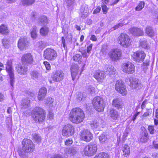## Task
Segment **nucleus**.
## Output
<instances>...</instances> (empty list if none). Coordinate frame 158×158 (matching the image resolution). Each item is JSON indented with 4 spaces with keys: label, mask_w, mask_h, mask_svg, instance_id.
Masks as SVG:
<instances>
[{
    "label": "nucleus",
    "mask_w": 158,
    "mask_h": 158,
    "mask_svg": "<svg viewBox=\"0 0 158 158\" xmlns=\"http://www.w3.org/2000/svg\"><path fill=\"white\" fill-rule=\"evenodd\" d=\"M22 144L23 146L19 149V153L20 156L25 158L26 154L33 152L35 147L32 141L29 139H24Z\"/></svg>",
    "instance_id": "f257e3e1"
},
{
    "label": "nucleus",
    "mask_w": 158,
    "mask_h": 158,
    "mask_svg": "<svg viewBox=\"0 0 158 158\" xmlns=\"http://www.w3.org/2000/svg\"><path fill=\"white\" fill-rule=\"evenodd\" d=\"M85 117L83 111L79 108L73 109L69 114L70 120L73 123L76 124L82 122Z\"/></svg>",
    "instance_id": "f03ea898"
},
{
    "label": "nucleus",
    "mask_w": 158,
    "mask_h": 158,
    "mask_svg": "<svg viewBox=\"0 0 158 158\" xmlns=\"http://www.w3.org/2000/svg\"><path fill=\"white\" fill-rule=\"evenodd\" d=\"M32 115L33 120L36 123L42 122L44 120L45 114L42 108L36 107L32 111Z\"/></svg>",
    "instance_id": "7ed1b4c3"
},
{
    "label": "nucleus",
    "mask_w": 158,
    "mask_h": 158,
    "mask_svg": "<svg viewBox=\"0 0 158 158\" xmlns=\"http://www.w3.org/2000/svg\"><path fill=\"white\" fill-rule=\"evenodd\" d=\"M92 104L95 109L98 112H102L105 107L106 103L100 97H95L93 100Z\"/></svg>",
    "instance_id": "20e7f679"
},
{
    "label": "nucleus",
    "mask_w": 158,
    "mask_h": 158,
    "mask_svg": "<svg viewBox=\"0 0 158 158\" xmlns=\"http://www.w3.org/2000/svg\"><path fill=\"white\" fill-rule=\"evenodd\" d=\"M118 43L122 46L127 48L130 45L131 40L128 35L126 33H122L118 37Z\"/></svg>",
    "instance_id": "39448f33"
},
{
    "label": "nucleus",
    "mask_w": 158,
    "mask_h": 158,
    "mask_svg": "<svg viewBox=\"0 0 158 158\" xmlns=\"http://www.w3.org/2000/svg\"><path fill=\"white\" fill-rule=\"evenodd\" d=\"M97 150V145L94 143H90L86 145L84 149L85 155L88 156L94 155Z\"/></svg>",
    "instance_id": "423d86ee"
},
{
    "label": "nucleus",
    "mask_w": 158,
    "mask_h": 158,
    "mask_svg": "<svg viewBox=\"0 0 158 158\" xmlns=\"http://www.w3.org/2000/svg\"><path fill=\"white\" fill-rule=\"evenodd\" d=\"M6 70L8 72L10 78V83L13 87L15 82L14 70L12 66V61L8 60L6 63Z\"/></svg>",
    "instance_id": "0eeeda50"
},
{
    "label": "nucleus",
    "mask_w": 158,
    "mask_h": 158,
    "mask_svg": "<svg viewBox=\"0 0 158 158\" xmlns=\"http://www.w3.org/2000/svg\"><path fill=\"white\" fill-rule=\"evenodd\" d=\"M122 71L125 73L131 74L135 72V67L134 64L130 61H126L122 65Z\"/></svg>",
    "instance_id": "6e6552de"
},
{
    "label": "nucleus",
    "mask_w": 158,
    "mask_h": 158,
    "mask_svg": "<svg viewBox=\"0 0 158 158\" xmlns=\"http://www.w3.org/2000/svg\"><path fill=\"white\" fill-rule=\"evenodd\" d=\"M57 56L56 52L53 49L48 48L44 51V57L47 60H53L55 59Z\"/></svg>",
    "instance_id": "1a4fd4ad"
},
{
    "label": "nucleus",
    "mask_w": 158,
    "mask_h": 158,
    "mask_svg": "<svg viewBox=\"0 0 158 158\" xmlns=\"http://www.w3.org/2000/svg\"><path fill=\"white\" fill-rule=\"evenodd\" d=\"M74 127L70 124H68L64 126L62 130V135L64 136L69 137L74 134Z\"/></svg>",
    "instance_id": "9d476101"
},
{
    "label": "nucleus",
    "mask_w": 158,
    "mask_h": 158,
    "mask_svg": "<svg viewBox=\"0 0 158 158\" xmlns=\"http://www.w3.org/2000/svg\"><path fill=\"white\" fill-rule=\"evenodd\" d=\"M80 139L86 142H89L93 138V135L90 131L87 129H84L80 133Z\"/></svg>",
    "instance_id": "9b49d317"
},
{
    "label": "nucleus",
    "mask_w": 158,
    "mask_h": 158,
    "mask_svg": "<svg viewBox=\"0 0 158 158\" xmlns=\"http://www.w3.org/2000/svg\"><path fill=\"white\" fill-rule=\"evenodd\" d=\"M115 89L116 91L123 96L127 94L125 86L121 80H118L116 81L115 85Z\"/></svg>",
    "instance_id": "f8f14e48"
},
{
    "label": "nucleus",
    "mask_w": 158,
    "mask_h": 158,
    "mask_svg": "<svg viewBox=\"0 0 158 158\" xmlns=\"http://www.w3.org/2000/svg\"><path fill=\"white\" fill-rule=\"evenodd\" d=\"M29 44V39L25 37H22L18 41V47L21 50L25 49Z\"/></svg>",
    "instance_id": "ddd939ff"
},
{
    "label": "nucleus",
    "mask_w": 158,
    "mask_h": 158,
    "mask_svg": "<svg viewBox=\"0 0 158 158\" xmlns=\"http://www.w3.org/2000/svg\"><path fill=\"white\" fill-rule=\"evenodd\" d=\"M145 56L146 54L143 51L139 50L134 52L133 60L137 62H141L143 61Z\"/></svg>",
    "instance_id": "4468645a"
},
{
    "label": "nucleus",
    "mask_w": 158,
    "mask_h": 158,
    "mask_svg": "<svg viewBox=\"0 0 158 158\" xmlns=\"http://www.w3.org/2000/svg\"><path fill=\"white\" fill-rule=\"evenodd\" d=\"M121 51L118 49H114L109 53V57L112 60L115 61L118 60L121 56Z\"/></svg>",
    "instance_id": "2eb2a0df"
},
{
    "label": "nucleus",
    "mask_w": 158,
    "mask_h": 158,
    "mask_svg": "<svg viewBox=\"0 0 158 158\" xmlns=\"http://www.w3.org/2000/svg\"><path fill=\"white\" fill-rule=\"evenodd\" d=\"M64 74L63 72L60 70L56 71L53 73L52 78L53 81L58 82L61 81L64 79Z\"/></svg>",
    "instance_id": "dca6fc26"
},
{
    "label": "nucleus",
    "mask_w": 158,
    "mask_h": 158,
    "mask_svg": "<svg viewBox=\"0 0 158 158\" xmlns=\"http://www.w3.org/2000/svg\"><path fill=\"white\" fill-rule=\"evenodd\" d=\"M130 82V86L133 89H139L142 87V85L140 83L139 80L132 77H130L129 78Z\"/></svg>",
    "instance_id": "f3484780"
},
{
    "label": "nucleus",
    "mask_w": 158,
    "mask_h": 158,
    "mask_svg": "<svg viewBox=\"0 0 158 158\" xmlns=\"http://www.w3.org/2000/svg\"><path fill=\"white\" fill-rule=\"evenodd\" d=\"M15 69L19 74L22 75H26L27 71V68L24 64H17L15 67Z\"/></svg>",
    "instance_id": "a211bd4d"
},
{
    "label": "nucleus",
    "mask_w": 158,
    "mask_h": 158,
    "mask_svg": "<svg viewBox=\"0 0 158 158\" xmlns=\"http://www.w3.org/2000/svg\"><path fill=\"white\" fill-rule=\"evenodd\" d=\"M21 60L23 64H31L33 62V59L31 54H25L21 58Z\"/></svg>",
    "instance_id": "6ab92c4d"
},
{
    "label": "nucleus",
    "mask_w": 158,
    "mask_h": 158,
    "mask_svg": "<svg viewBox=\"0 0 158 158\" xmlns=\"http://www.w3.org/2000/svg\"><path fill=\"white\" fill-rule=\"evenodd\" d=\"M79 69L78 65L76 64H73L71 67V74L73 80L74 81L77 75L78 70Z\"/></svg>",
    "instance_id": "aec40b11"
},
{
    "label": "nucleus",
    "mask_w": 158,
    "mask_h": 158,
    "mask_svg": "<svg viewBox=\"0 0 158 158\" xmlns=\"http://www.w3.org/2000/svg\"><path fill=\"white\" fill-rule=\"evenodd\" d=\"M47 92V90L44 87H42L39 90L38 95V98L40 100H42L44 98Z\"/></svg>",
    "instance_id": "412c9836"
},
{
    "label": "nucleus",
    "mask_w": 158,
    "mask_h": 158,
    "mask_svg": "<svg viewBox=\"0 0 158 158\" xmlns=\"http://www.w3.org/2000/svg\"><path fill=\"white\" fill-rule=\"evenodd\" d=\"M105 73L104 71H98L95 73L94 76L97 81H100L104 79L105 77Z\"/></svg>",
    "instance_id": "4be33fe9"
},
{
    "label": "nucleus",
    "mask_w": 158,
    "mask_h": 158,
    "mask_svg": "<svg viewBox=\"0 0 158 158\" xmlns=\"http://www.w3.org/2000/svg\"><path fill=\"white\" fill-rule=\"evenodd\" d=\"M131 32L134 36H139L143 35V32L140 28L133 27L130 30Z\"/></svg>",
    "instance_id": "5701e85b"
},
{
    "label": "nucleus",
    "mask_w": 158,
    "mask_h": 158,
    "mask_svg": "<svg viewBox=\"0 0 158 158\" xmlns=\"http://www.w3.org/2000/svg\"><path fill=\"white\" fill-rule=\"evenodd\" d=\"M113 106L118 109L121 108L122 107V103L120 99L116 98L114 99L112 102Z\"/></svg>",
    "instance_id": "b1692460"
},
{
    "label": "nucleus",
    "mask_w": 158,
    "mask_h": 158,
    "mask_svg": "<svg viewBox=\"0 0 158 158\" xmlns=\"http://www.w3.org/2000/svg\"><path fill=\"white\" fill-rule=\"evenodd\" d=\"M64 152L67 156H69L73 155L77 153L75 148L73 147L65 149Z\"/></svg>",
    "instance_id": "393cba45"
},
{
    "label": "nucleus",
    "mask_w": 158,
    "mask_h": 158,
    "mask_svg": "<svg viewBox=\"0 0 158 158\" xmlns=\"http://www.w3.org/2000/svg\"><path fill=\"white\" fill-rule=\"evenodd\" d=\"M48 23V19L45 16H42L39 18L38 23L42 26L46 25Z\"/></svg>",
    "instance_id": "a878e982"
},
{
    "label": "nucleus",
    "mask_w": 158,
    "mask_h": 158,
    "mask_svg": "<svg viewBox=\"0 0 158 158\" xmlns=\"http://www.w3.org/2000/svg\"><path fill=\"white\" fill-rule=\"evenodd\" d=\"M146 34L150 37H152L154 36L155 32L152 27L148 26L145 29Z\"/></svg>",
    "instance_id": "bb28decb"
},
{
    "label": "nucleus",
    "mask_w": 158,
    "mask_h": 158,
    "mask_svg": "<svg viewBox=\"0 0 158 158\" xmlns=\"http://www.w3.org/2000/svg\"><path fill=\"white\" fill-rule=\"evenodd\" d=\"M30 101L28 98H25L22 100L21 107L23 109H25L29 107L30 105Z\"/></svg>",
    "instance_id": "cd10ccee"
},
{
    "label": "nucleus",
    "mask_w": 158,
    "mask_h": 158,
    "mask_svg": "<svg viewBox=\"0 0 158 158\" xmlns=\"http://www.w3.org/2000/svg\"><path fill=\"white\" fill-rule=\"evenodd\" d=\"M110 117L114 119H115L118 117V112L113 109H111L110 110Z\"/></svg>",
    "instance_id": "c85d7f7f"
},
{
    "label": "nucleus",
    "mask_w": 158,
    "mask_h": 158,
    "mask_svg": "<svg viewBox=\"0 0 158 158\" xmlns=\"http://www.w3.org/2000/svg\"><path fill=\"white\" fill-rule=\"evenodd\" d=\"M115 71L116 69L112 65H110L108 66L106 71L107 73L110 75L114 74L115 73Z\"/></svg>",
    "instance_id": "c756f323"
},
{
    "label": "nucleus",
    "mask_w": 158,
    "mask_h": 158,
    "mask_svg": "<svg viewBox=\"0 0 158 158\" xmlns=\"http://www.w3.org/2000/svg\"><path fill=\"white\" fill-rule=\"evenodd\" d=\"M108 136L104 134H102L98 136L100 142L103 143L107 142L108 139Z\"/></svg>",
    "instance_id": "7c9ffc66"
},
{
    "label": "nucleus",
    "mask_w": 158,
    "mask_h": 158,
    "mask_svg": "<svg viewBox=\"0 0 158 158\" xmlns=\"http://www.w3.org/2000/svg\"><path fill=\"white\" fill-rule=\"evenodd\" d=\"M35 0H21L22 5L23 6H30L33 4Z\"/></svg>",
    "instance_id": "2f4dec72"
},
{
    "label": "nucleus",
    "mask_w": 158,
    "mask_h": 158,
    "mask_svg": "<svg viewBox=\"0 0 158 158\" xmlns=\"http://www.w3.org/2000/svg\"><path fill=\"white\" fill-rule=\"evenodd\" d=\"M8 32V30L6 25L2 24L0 26V33L2 34H6Z\"/></svg>",
    "instance_id": "473e14b6"
},
{
    "label": "nucleus",
    "mask_w": 158,
    "mask_h": 158,
    "mask_svg": "<svg viewBox=\"0 0 158 158\" xmlns=\"http://www.w3.org/2000/svg\"><path fill=\"white\" fill-rule=\"evenodd\" d=\"M94 158H109V157L107 153L101 152L95 155Z\"/></svg>",
    "instance_id": "72a5a7b5"
},
{
    "label": "nucleus",
    "mask_w": 158,
    "mask_h": 158,
    "mask_svg": "<svg viewBox=\"0 0 158 158\" xmlns=\"http://www.w3.org/2000/svg\"><path fill=\"white\" fill-rule=\"evenodd\" d=\"M123 155L127 157L129 154L130 152L129 148L127 145H125L123 147Z\"/></svg>",
    "instance_id": "f704fd0d"
},
{
    "label": "nucleus",
    "mask_w": 158,
    "mask_h": 158,
    "mask_svg": "<svg viewBox=\"0 0 158 158\" xmlns=\"http://www.w3.org/2000/svg\"><path fill=\"white\" fill-rule=\"evenodd\" d=\"M82 57L80 54H77L73 57V59L75 61L78 62L79 64H81L82 61Z\"/></svg>",
    "instance_id": "c9c22d12"
},
{
    "label": "nucleus",
    "mask_w": 158,
    "mask_h": 158,
    "mask_svg": "<svg viewBox=\"0 0 158 158\" xmlns=\"http://www.w3.org/2000/svg\"><path fill=\"white\" fill-rule=\"evenodd\" d=\"M145 3L143 1H140L138 6L135 8V10L137 11L141 10L144 7Z\"/></svg>",
    "instance_id": "e433bc0d"
},
{
    "label": "nucleus",
    "mask_w": 158,
    "mask_h": 158,
    "mask_svg": "<svg viewBox=\"0 0 158 158\" xmlns=\"http://www.w3.org/2000/svg\"><path fill=\"white\" fill-rule=\"evenodd\" d=\"M49 31L48 28L46 27H42L40 29V33L43 36H45L47 35Z\"/></svg>",
    "instance_id": "4c0bfd02"
},
{
    "label": "nucleus",
    "mask_w": 158,
    "mask_h": 158,
    "mask_svg": "<svg viewBox=\"0 0 158 158\" xmlns=\"http://www.w3.org/2000/svg\"><path fill=\"white\" fill-rule=\"evenodd\" d=\"M32 135L33 139L37 143H39L41 142V138L38 134L35 133Z\"/></svg>",
    "instance_id": "58836bf2"
},
{
    "label": "nucleus",
    "mask_w": 158,
    "mask_h": 158,
    "mask_svg": "<svg viewBox=\"0 0 158 158\" xmlns=\"http://www.w3.org/2000/svg\"><path fill=\"white\" fill-rule=\"evenodd\" d=\"M31 37L34 39H35L37 36L36 28L35 27L33 28L31 32Z\"/></svg>",
    "instance_id": "ea45409f"
},
{
    "label": "nucleus",
    "mask_w": 158,
    "mask_h": 158,
    "mask_svg": "<svg viewBox=\"0 0 158 158\" xmlns=\"http://www.w3.org/2000/svg\"><path fill=\"white\" fill-rule=\"evenodd\" d=\"M2 42L3 46L5 48H6L8 47L9 42V40L8 39L6 38H4L2 40Z\"/></svg>",
    "instance_id": "a19ab883"
},
{
    "label": "nucleus",
    "mask_w": 158,
    "mask_h": 158,
    "mask_svg": "<svg viewBox=\"0 0 158 158\" xmlns=\"http://www.w3.org/2000/svg\"><path fill=\"white\" fill-rule=\"evenodd\" d=\"M36 45L38 48L41 49H43L45 47L44 43L42 41L37 42Z\"/></svg>",
    "instance_id": "79ce46f5"
},
{
    "label": "nucleus",
    "mask_w": 158,
    "mask_h": 158,
    "mask_svg": "<svg viewBox=\"0 0 158 158\" xmlns=\"http://www.w3.org/2000/svg\"><path fill=\"white\" fill-rule=\"evenodd\" d=\"M140 44L142 47L144 48L147 47V41L144 39L141 40L140 42Z\"/></svg>",
    "instance_id": "37998d69"
},
{
    "label": "nucleus",
    "mask_w": 158,
    "mask_h": 158,
    "mask_svg": "<svg viewBox=\"0 0 158 158\" xmlns=\"http://www.w3.org/2000/svg\"><path fill=\"white\" fill-rule=\"evenodd\" d=\"M91 127L93 128H96L99 125V123L97 121H92L90 123Z\"/></svg>",
    "instance_id": "c03bdc74"
},
{
    "label": "nucleus",
    "mask_w": 158,
    "mask_h": 158,
    "mask_svg": "<svg viewBox=\"0 0 158 158\" xmlns=\"http://www.w3.org/2000/svg\"><path fill=\"white\" fill-rule=\"evenodd\" d=\"M38 73L37 71H33L31 73V77L33 79H37L38 77Z\"/></svg>",
    "instance_id": "a18cd8bd"
},
{
    "label": "nucleus",
    "mask_w": 158,
    "mask_h": 158,
    "mask_svg": "<svg viewBox=\"0 0 158 158\" xmlns=\"http://www.w3.org/2000/svg\"><path fill=\"white\" fill-rule=\"evenodd\" d=\"M87 91L89 93L91 94H93L95 93V88L91 86H89L88 89Z\"/></svg>",
    "instance_id": "49530a36"
},
{
    "label": "nucleus",
    "mask_w": 158,
    "mask_h": 158,
    "mask_svg": "<svg viewBox=\"0 0 158 158\" xmlns=\"http://www.w3.org/2000/svg\"><path fill=\"white\" fill-rule=\"evenodd\" d=\"M79 51L81 53L82 56H83V57H85V58H87L89 56V55L87 53V52H86L85 49L84 50H81V49L79 50Z\"/></svg>",
    "instance_id": "de8ad7c7"
},
{
    "label": "nucleus",
    "mask_w": 158,
    "mask_h": 158,
    "mask_svg": "<svg viewBox=\"0 0 158 158\" xmlns=\"http://www.w3.org/2000/svg\"><path fill=\"white\" fill-rule=\"evenodd\" d=\"M148 129L149 131L151 134H153L156 131L154 130V127L152 126H149L148 127Z\"/></svg>",
    "instance_id": "09e8293b"
},
{
    "label": "nucleus",
    "mask_w": 158,
    "mask_h": 158,
    "mask_svg": "<svg viewBox=\"0 0 158 158\" xmlns=\"http://www.w3.org/2000/svg\"><path fill=\"white\" fill-rule=\"evenodd\" d=\"M73 143V140L72 139H66L65 141V144L67 146H69Z\"/></svg>",
    "instance_id": "8fccbe9b"
},
{
    "label": "nucleus",
    "mask_w": 158,
    "mask_h": 158,
    "mask_svg": "<svg viewBox=\"0 0 158 158\" xmlns=\"http://www.w3.org/2000/svg\"><path fill=\"white\" fill-rule=\"evenodd\" d=\"M65 1L67 4V6L68 7H69L72 6L74 3V1H72L71 0H65Z\"/></svg>",
    "instance_id": "3c124183"
},
{
    "label": "nucleus",
    "mask_w": 158,
    "mask_h": 158,
    "mask_svg": "<svg viewBox=\"0 0 158 158\" xmlns=\"http://www.w3.org/2000/svg\"><path fill=\"white\" fill-rule=\"evenodd\" d=\"M127 23H126L125 24H126ZM125 24V23H119L117 24H116L112 28H114V30L117 29L119 28V27H121L123 25H124Z\"/></svg>",
    "instance_id": "603ef678"
},
{
    "label": "nucleus",
    "mask_w": 158,
    "mask_h": 158,
    "mask_svg": "<svg viewBox=\"0 0 158 158\" xmlns=\"http://www.w3.org/2000/svg\"><path fill=\"white\" fill-rule=\"evenodd\" d=\"M46 68L48 70H49L50 69L51 66L49 63L47 61H44V62Z\"/></svg>",
    "instance_id": "864d4df0"
},
{
    "label": "nucleus",
    "mask_w": 158,
    "mask_h": 158,
    "mask_svg": "<svg viewBox=\"0 0 158 158\" xmlns=\"http://www.w3.org/2000/svg\"><path fill=\"white\" fill-rule=\"evenodd\" d=\"M92 46L93 44H91L87 48V52L89 55L90 53V52L92 49Z\"/></svg>",
    "instance_id": "5fc2aeb1"
},
{
    "label": "nucleus",
    "mask_w": 158,
    "mask_h": 158,
    "mask_svg": "<svg viewBox=\"0 0 158 158\" xmlns=\"http://www.w3.org/2000/svg\"><path fill=\"white\" fill-rule=\"evenodd\" d=\"M54 100L51 98H47L46 103L47 104H51L54 102Z\"/></svg>",
    "instance_id": "6e6d98bb"
},
{
    "label": "nucleus",
    "mask_w": 158,
    "mask_h": 158,
    "mask_svg": "<svg viewBox=\"0 0 158 158\" xmlns=\"http://www.w3.org/2000/svg\"><path fill=\"white\" fill-rule=\"evenodd\" d=\"M83 95V93H80L78 95L77 97V99L79 101L82 100L84 98Z\"/></svg>",
    "instance_id": "4d7b16f0"
},
{
    "label": "nucleus",
    "mask_w": 158,
    "mask_h": 158,
    "mask_svg": "<svg viewBox=\"0 0 158 158\" xmlns=\"http://www.w3.org/2000/svg\"><path fill=\"white\" fill-rule=\"evenodd\" d=\"M102 10L103 11V13L104 14H106L107 12V9L106 6V5H103L102 6Z\"/></svg>",
    "instance_id": "13d9d810"
},
{
    "label": "nucleus",
    "mask_w": 158,
    "mask_h": 158,
    "mask_svg": "<svg viewBox=\"0 0 158 158\" xmlns=\"http://www.w3.org/2000/svg\"><path fill=\"white\" fill-rule=\"evenodd\" d=\"M36 15V13L35 12H32L31 14V18L33 21L35 20Z\"/></svg>",
    "instance_id": "bf43d9fd"
},
{
    "label": "nucleus",
    "mask_w": 158,
    "mask_h": 158,
    "mask_svg": "<svg viewBox=\"0 0 158 158\" xmlns=\"http://www.w3.org/2000/svg\"><path fill=\"white\" fill-rule=\"evenodd\" d=\"M107 49L106 47V46L102 47V48L101 49V51L103 53H106L107 52Z\"/></svg>",
    "instance_id": "052dcab7"
},
{
    "label": "nucleus",
    "mask_w": 158,
    "mask_h": 158,
    "mask_svg": "<svg viewBox=\"0 0 158 158\" xmlns=\"http://www.w3.org/2000/svg\"><path fill=\"white\" fill-rule=\"evenodd\" d=\"M53 115L52 112H50L48 116V117L51 120L53 118Z\"/></svg>",
    "instance_id": "680f3d73"
},
{
    "label": "nucleus",
    "mask_w": 158,
    "mask_h": 158,
    "mask_svg": "<svg viewBox=\"0 0 158 158\" xmlns=\"http://www.w3.org/2000/svg\"><path fill=\"white\" fill-rule=\"evenodd\" d=\"M100 10L101 8L100 7H98L94 10V13L96 14L100 12Z\"/></svg>",
    "instance_id": "e2e57ef3"
},
{
    "label": "nucleus",
    "mask_w": 158,
    "mask_h": 158,
    "mask_svg": "<svg viewBox=\"0 0 158 158\" xmlns=\"http://www.w3.org/2000/svg\"><path fill=\"white\" fill-rule=\"evenodd\" d=\"M51 158H63L60 155L56 154L52 156Z\"/></svg>",
    "instance_id": "0e129e2a"
},
{
    "label": "nucleus",
    "mask_w": 158,
    "mask_h": 158,
    "mask_svg": "<svg viewBox=\"0 0 158 158\" xmlns=\"http://www.w3.org/2000/svg\"><path fill=\"white\" fill-rule=\"evenodd\" d=\"M90 39L93 41H96L97 40V39L94 35H91Z\"/></svg>",
    "instance_id": "69168bd1"
},
{
    "label": "nucleus",
    "mask_w": 158,
    "mask_h": 158,
    "mask_svg": "<svg viewBox=\"0 0 158 158\" xmlns=\"http://www.w3.org/2000/svg\"><path fill=\"white\" fill-rule=\"evenodd\" d=\"M62 42L63 44V46L64 48L65 47V43L64 38V37L61 38Z\"/></svg>",
    "instance_id": "338daca9"
},
{
    "label": "nucleus",
    "mask_w": 158,
    "mask_h": 158,
    "mask_svg": "<svg viewBox=\"0 0 158 158\" xmlns=\"http://www.w3.org/2000/svg\"><path fill=\"white\" fill-rule=\"evenodd\" d=\"M147 102V101L145 100L143 102L142 104L141 105V108L142 109H144L145 107V104Z\"/></svg>",
    "instance_id": "774afa93"
}]
</instances>
